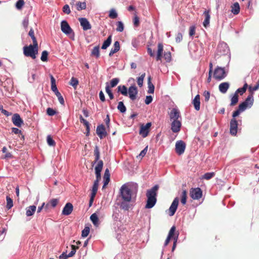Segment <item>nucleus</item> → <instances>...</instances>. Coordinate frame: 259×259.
I'll return each mask as SVG.
<instances>
[{
  "label": "nucleus",
  "instance_id": "f257e3e1",
  "mask_svg": "<svg viewBox=\"0 0 259 259\" xmlns=\"http://www.w3.org/2000/svg\"><path fill=\"white\" fill-rule=\"evenodd\" d=\"M138 189V185L135 183L131 182L123 185L120 189V193L123 200L131 201L132 197L137 194Z\"/></svg>",
  "mask_w": 259,
  "mask_h": 259
},
{
  "label": "nucleus",
  "instance_id": "f03ea898",
  "mask_svg": "<svg viewBox=\"0 0 259 259\" xmlns=\"http://www.w3.org/2000/svg\"><path fill=\"white\" fill-rule=\"evenodd\" d=\"M158 188V185H155L151 189L147 190L146 193L147 201L145 206L146 208H151L155 205L157 200L156 196Z\"/></svg>",
  "mask_w": 259,
  "mask_h": 259
},
{
  "label": "nucleus",
  "instance_id": "7ed1b4c3",
  "mask_svg": "<svg viewBox=\"0 0 259 259\" xmlns=\"http://www.w3.org/2000/svg\"><path fill=\"white\" fill-rule=\"evenodd\" d=\"M23 53L26 57H30L33 59H35L36 55L38 53V45L35 46L33 44V45H30L28 46L24 47Z\"/></svg>",
  "mask_w": 259,
  "mask_h": 259
},
{
  "label": "nucleus",
  "instance_id": "20e7f679",
  "mask_svg": "<svg viewBox=\"0 0 259 259\" xmlns=\"http://www.w3.org/2000/svg\"><path fill=\"white\" fill-rule=\"evenodd\" d=\"M227 75L224 68L218 67L213 71V77L218 80H222Z\"/></svg>",
  "mask_w": 259,
  "mask_h": 259
},
{
  "label": "nucleus",
  "instance_id": "39448f33",
  "mask_svg": "<svg viewBox=\"0 0 259 259\" xmlns=\"http://www.w3.org/2000/svg\"><path fill=\"white\" fill-rule=\"evenodd\" d=\"M168 114L170 121L181 119V113L177 107L171 108L168 112Z\"/></svg>",
  "mask_w": 259,
  "mask_h": 259
},
{
  "label": "nucleus",
  "instance_id": "423d86ee",
  "mask_svg": "<svg viewBox=\"0 0 259 259\" xmlns=\"http://www.w3.org/2000/svg\"><path fill=\"white\" fill-rule=\"evenodd\" d=\"M61 29L62 31L66 35H69L72 34L74 35L72 29L70 27L68 22L65 20H63L61 23Z\"/></svg>",
  "mask_w": 259,
  "mask_h": 259
},
{
  "label": "nucleus",
  "instance_id": "0eeeda50",
  "mask_svg": "<svg viewBox=\"0 0 259 259\" xmlns=\"http://www.w3.org/2000/svg\"><path fill=\"white\" fill-rule=\"evenodd\" d=\"M186 149V144L182 140L178 141L176 143V153L181 155L183 154Z\"/></svg>",
  "mask_w": 259,
  "mask_h": 259
},
{
  "label": "nucleus",
  "instance_id": "6e6552de",
  "mask_svg": "<svg viewBox=\"0 0 259 259\" xmlns=\"http://www.w3.org/2000/svg\"><path fill=\"white\" fill-rule=\"evenodd\" d=\"M171 130L174 133H178L182 126L181 119L171 120Z\"/></svg>",
  "mask_w": 259,
  "mask_h": 259
},
{
  "label": "nucleus",
  "instance_id": "1a4fd4ad",
  "mask_svg": "<svg viewBox=\"0 0 259 259\" xmlns=\"http://www.w3.org/2000/svg\"><path fill=\"white\" fill-rule=\"evenodd\" d=\"M238 121L236 118H232L230 123V133L233 136H236L238 129Z\"/></svg>",
  "mask_w": 259,
  "mask_h": 259
},
{
  "label": "nucleus",
  "instance_id": "9d476101",
  "mask_svg": "<svg viewBox=\"0 0 259 259\" xmlns=\"http://www.w3.org/2000/svg\"><path fill=\"white\" fill-rule=\"evenodd\" d=\"M151 126V122H148L145 125L142 124L140 127L139 134L143 137H146L149 134V130Z\"/></svg>",
  "mask_w": 259,
  "mask_h": 259
},
{
  "label": "nucleus",
  "instance_id": "9b49d317",
  "mask_svg": "<svg viewBox=\"0 0 259 259\" xmlns=\"http://www.w3.org/2000/svg\"><path fill=\"white\" fill-rule=\"evenodd\" d=\"M190 196L193 199H199L202 196V191L199 188H192L190 192Z\"/></svg>",
  "mask_w": 259,
  "mask_h": 259
},
{
  "label": "nucleus",
  "instance_id": "f8f14e48",
  "mask_svg": "<svg viewBox=\"0 0 259 259\" xmlns=\"http://www.w3.org/2000/svg\"><path fill=\"white\" fill-rule=\"evenodd\" d=\"M138 93V89L135 85H131L128 88L127 94L132 101H134L136 99Z\"/></svg>",
  "mask_w": 259,
  "mask_h": 259
},
{
  "label": "nucleus",
  "instance_id": "ddd939ff",
  "mask_svg": "<svg viewBox=\"0 0 259 259\" xmlns=\"http://www.w3.org/2000/svg\"><path fill=\"white\" fill-rule=\"evenodd\" d=\"M179 198L178 197H176L173 200L169 208V215L170 216H172L175 213L179 204Z\"/></svg>",
  "mask_w": 259,
  "mask_h": 259
},
{
  "label": "nucleus",
  "instance_id": "4468645a",
  "mask_svg": "<svg viewBox=\"0 0 259 259\" xmlns=\"http://www.w3.org/2000/svg\"><path fill=\"white\" fill-rule=\"evenodd\" d=\"M96 133L101 139L105 137L107 135V132H106L105 126L103 124L99 125L97 126Z\"/></svg>",
  "mask_w": 259,
  "mask_h": 259
},
{
  "label": "nucleus",
  "instance_id": "2eb2a0df",
  "mask_svg": "<svg viewBox=\"0 0 259 259\" xmlns=\"http://www.w3.org/2000/svg\"><path fill=\"white\" fill-rule=\"evenodd\" d=\"M79 21L83 30H88L91 28V25L87 19L80 18L79 19Z\"/></svg>",
  "mask_w": 259,
  "mask_h": 259
},
{
  "label": "nucleus",
  "instance_id": "dca6fc26",
  "mask_svg": "<svg viewBox=\"0 0 259 259\" xmlns=\"http://www.w3.org/2000/svg\"><path fill=\"white\" fill-rule=\"evenodd\" d=\"M12 119L14 124L18 127H20L23 122L20 116L17 113L13 115Z\"/></svg>",
  "mask_w": 259,
  "mask_h": 259
},
{
  "label": "nucleus",
  "instance_id": "f3484780",
  "mask_svg": "<svg viewBox=\"0 0 259 259\" xmlns=\"http://www.w3.org/2000/svg\"><path fill=\"white\" fill-rule=\"evenodd\" d=\"M73 208V205L71 203H67L63 209L62 213L65 215H68L71 213Z\"/></svg>",
  "mask_w": 259,
  "mask_h": 259
},
{
  "label": "nucleus",
  "instance_id": "a211bd4d",
  "mask_svg": "<svg viewBox=\"0 0 259 259\" xmlns=\"http://www.w3.org/2000/svg\"><path fill=\"white\" fill-rule=\"evenodd\" d=\"M163 51V47L161 43H159L158 44V50L156 55V60L159 61L161 60L162 56V53Z\"/></svg>",
  "mask_w": 259,
  "mask_h": 259
},
{
  "label": "nucleus",
  "instance_id": "6ab92c4d",
  "mask_svg": "<svg viewBox=\"0 0 259 259\" xmlns=\"http://www.w3.org/2000/svg\"><path fill=\"white\" fill-rule=\"evenodd\" d=\"M120 49V45L119 42L118 41H116L113 45V48L111 49L109 53V56H112L114 54L116 53Z\"/></svg>",
  "mask_w": 259,
  "mask_h": 259
},
{
  "label": "nucleus",
  "instance_id": "aec40b11",
  "mask_svg": "<svg viewBox=\"0 0 259 259\" xmlns=\"http://www.w3.org/2000/svg\"><path fill=\"white\" fill-rule=\"evenodd\" d=\"M229 87L230 84L228 83V82H223V83L220 84L219 90L223 94H225V93L227 92Z\"/></svg>",
  "mask_w": 259,
  "mask_h": 259
},
{
  "label": "nucleus",
  "instance_id": "412c9836",
  "mask_svg": "<svg viewBox=\"0 0 259 259\" xmlns=\"http://www.w3.org/2000/svg\"><path fill=\"white\" fill-rule=\"evenodd\" d=\"M36 207L35 205H30L26 208V215L27 217L32 215L36 211Z\"/></svg>",
  "mask_w": 259,
  "mask_h": 259
},
{
  "label": "nucleus",
  "instance_id": "4be33fe9",
  "mask_svg": "<svg viewBox=\"0 0 259 259\" xmlns=\"http://www.w3.org/2000/svg\"><path fill=\"white\" fill-rule=\"evenodd\" d=\"M204 15L205 16V19L203 22V25L205 28H206L209 26V25L210 16L209 14V11H205L204 12Z\"/></svg>",
  "mask_w": 259,
  "mask_h": 259
},
{
  "label": "nucleus",
  "instance_id": "5701e85b",
  "mask_svg": "<svg viewBox=\"0 0 259 259\" xmlns=\"http://www.w3.org/2000/svg\"><path fill=\"white\" fill-rule=\"evenodd\" d=\"M192 103L194 106L195 109L196 110H199L200 109V96L199 95H197L195 96L194 99L192 101Z\"/></svg>",
  "mask_w": 259,
  "mask_h": 259
},
{
  "label": "nucleus",
  "instance_id": "b1692460",
  "mask_svg": "<svg viewBox=\"0 0 259 259\" xmlns=\"http://www.w3.org/2000/svg\"><path fill=\"white\" fill-rule=\"evenodd\" d=\"M110 172L108 169H106L105 171L104 175V186L103 187L106 186L109 182L110 181Z\"/></svg>",
  "mask_w": 259,
  "mask_h": 259
},
{
  "label": "nucleus",
  "instance_id": "393cba45",
  "mask_svg": "<svg viewBox=\"0 0 259 259\" xmlns=\"http://www.w3.org/2000/svg\"><path fill=\"white\" fill-rule=\"evenodd\" d=\"M231 11L232 12L235 14L237 15L240 12V7L238 4V3H235L233 6L231 7Z\"/></svg>",
  "mask_w": 259,
  "mask_h": 259
},
{
  "label": "nucleus",
  "instance_id": "a878e982",
  "mask_svg": "<svg viewBox=\"0 0 259 259\" xmlns=\"http://www.w3.org/2000/svg\"><path fill=\"white\" fill-rule=\"evenodd\" d=\"M112 41V36L109 35L107 39L105 40L103 42V44L101 47L102 49L105 50L111 44Z\"/></svg>",
  "mask_w": 259,
  "mask_h": 259
},
{
  "label": "nucleus",
  "instance_id": "bb28decb",
  "mask_svg": "<svg viewBox=\"0 0 259 259\" xmlns=\"http://www.w3.org/2000/svg\"><path fill=\"white\" fill-rule=\"evenodd\" d=\"M245 102L246 104L247 107V106H251L253 104V96L252 94H250L249 95L247 96L246 98Z\"/></svg>",
  "mask_w": 259,
  "mask_h": 259
},
{
  "label": "nucleus",
  "instance_id": "cd10ccee",
  "mask_svg": "<svg viewBox=\"0 0 259 259\" xmlns=\"http://www.w3.org/2000/svg\"><path fill=\"white\" fill-rule=\"evenodd\" d=\"M90 219H91V221H92V222L93 223V224L95 226H98L99 225V219H98V217L97 215L96 214V213H94L92 214L90 217Z\"/></svg>",
  "mask_w": 259,
  "mask_h": 259
},
{
  "label": "nucleus",
  "instance_id": "c85d7f7f",
  "mask_svg": "<svg viewBox=\"0 0 259 259\" xmlns=\"http://www.w3.org/2000/svg\"><path fill=\"white\" fill-rule=\"evenodd\" d=\"M50 78L51 81V90L53 92H56L58 91L57 85L56 84V80L52 75H50Z\"/></svg>",
  "mask_w": 259,
  "mask_h": 259
},
{
  "label": "nucleus",
  "instance_id": "c756f323",
  "mask_svg": "<svg viewBox=\"0 0 259 259\" xmlns=\"http://www.w3.org/2000/svg\"><path fill=\"white\" fill-rule=\"evenodd\" d=\"M239 100V96L237 95L236 91L235 92L234 95L232 97L231 99V103L230 106H235L236 104H237Z\"/></svg>",
  "mask_w": 259,
  "mask_h": 259
},
{
  "label": "nucleus",
  "instance_id": "7c9ffc66",
  "mask_svg": "<svg viewBox=\"0 0 259 259\" xmlns=\"http://www.w3.org/2000/svg\"><path fill=\"white\" fill-rule=\"evenodd\" d=\"M118 91L120 92L123 96L127 95V89L125 85H119L117 88Z\"/></svg>",
  "mask_w": 259,
  "mask_h": 259
},
{
  "label": "nucleus",
  "instance_id": "2f4dec72",
  "mask_svg": "<svg viewBox=\"0 0 259 259\" xmlns=\"http://www.w3.org/2000/svg\"><path fill=\"white\" fill-rule=\"evenodd\" d=\"M148 93L149 94H153L154 92V86L152 83L151 81V76H149L148 77Z\"/></svg>",
  "mask_w": 259,
  "mask_h": 259
},
{
  "label": "nucleus",
  "instance_id": "473e14b6",
  "mask_svg": "<svg viewBox=\"0 0 259 259\" xmlns=\"http://www.w3.org/2000/svg\"><path fill=\"white\" fill-rule=\"evenodd\" d=\"M91 55L98 58L100 56L99 46L95 47L92 50Z\"/></svg>",
  "mask_w": 259,
  "mask_h": 259
},
{
  "label": "nucleus",
  "instance_id": "72a5a7b5",
  "mask_svg": "<svg viewBox=\"0 0 259 259\" xmlns=\"http://www.w3.org/2000/svg\"><path fill=\"white\" fill-rule=\"evenodd\" d=\"M99 182L98 181H95L94 183V185L92 188V193L93 194V196H95L98 190Z\"/></svg>",
  "mask_w": 259,
  "mask_h": 259
},
{
  "label": "nucleus",
  "instance_id": "f704fd0d",
  "mask_svg": "<svg viewBox=\"0 0 259 259\" xmlns=\"http://www.w3.org/2000/svg\"><path fill=\"white\" fill-rule=\"evenodd\" d=\"M117 109L121 112V113H124L126 111V108L125 106H124L123 103L122 101H120L118 103V106H117Z\"/></svg>",
  "mask_w": 259,
  "mask_h": 259
},
{
  "label": "nucleus",
  "instance_id": "c9c22d12",
  "mask_svg": "<svg viewBox=\"0 0 259 259\" xmlns=\"http://www.w3.org/2000/svg\"><path fill=\"white\" fill-rule=\"evenodd\" d=\"M247 87H248L247 83H244V84L242 88H238L236 90L237 94H238L239 93L241 95H242V94H243L244 92H246Z\"/></svg>",
  "mask_w": 259,
  "mask_h": 259
},
{
  "label": "nucleus",
  "instance_id": "e433bc0d",
  "mask_svg": "<svg viewBox=\"0 0 259 259\" xmlns=\"http://www.w3.org/2000/svg\"><path fill=\"white\" fill-rule=\"evenodd\" d=\"M28 35L32 38V41H33V44L35 46H36L37 45V42L36 39L34 36V31L32 28L30 29V30L29 32Z\"/></svg>",
  "mask_w": 259,
  "mask_h": 259
},
{
  "label": "nucleus",
  "instance_id": "4c0bfd02",
  "mask_svg": "<svg viewBox=\"0 0 259 259\" xmlns=\"http://www.w3.org/2000/svg\"><path fill=\"white\" fill-rule=\"evenodd\" d=\"M97 162V165L95 167V172H101L103 166V162L102 160H99Z\"/></svg>",
  "mask_w": 259,
  "mask_h": 259
},
{
  "label": "nucleus",
  "instance_id": "58836bf2",
  "mask_svg": "<svg viewBox=\"0 0 259 259\" xmlns=\"http://www.w3.org/2000/svg\"><path fill=\"white\" fill-rule=\"evenodd\" d=\"M105 90H106V92L108 95V96L110 98V99H111V100L113 99L114 98V96H113L111 90L110 89V87L108 84V82H106V83Z\"/></svg>",
  "mask_w": 259,
  "mask_h": 259
},
{
  "label": "nucleus",
  "instance_id": "ea45409f",
  "mask_svg": "<svg viewBox=\"0 0 259 259\" xmlns=\"http://www.w3.org/2000/svg\"><path fill=\"white\" fill-rule=\"evenodd\" d=\"M77 9L78 11L84 10L86 8V3L85 2H78L76 4Z\"/></svg>",
  "mask_w": 259,
  "mask_h": 259
},
{
  "label": "nucleus",
  "instance_id": "a19ab883",
  "mask_svg": "<svg viewBox=\"0 0 259 259\" xmlns=\"http://www.w3.org/2000/svg\"><path fill=\"white\" fill-rule=\"evenodd\" d=\"M116 31L118 32H122L124 30V25L121 21H118L116 23Z\"/></svg>",
  "mask_w": 259,
  "mask_h": 259
},
{
  "label": "nucleus",
  "instance_id": "79ce46f5",
  "mask_svg": "<svg viewBox=\"0 0 259 259\" xmlns=\"http://www.w3.org/2000/svg\"><path fill=\"white\" fill-rule=\"evenodd\" d=\"M58 202L59 200L58 199H52L50 200L48 204H47L46 207H48V205L50 204L53 207H55L58 203Z\"/></svg>",
  "mask_w": 259,
  "mask_h": 259
},
{
  "label": "nucleus",
  "instance_id": "37998d69",
  "mask_svg": "<svg viewBox=\"0 0 259 259\" xmlns=\"http://www.w3.org/2000/svg\"><path fill=\"white\" fill-rule=\"evenodd\" d=\"M7 200V208L8 209H11L13 206V202L12 199L9 196L6 197Z\"/></svg>",
  "mask_w": 259,
  "mask_h": 259
},
{
  "label": "nucleus",
  "instance_id": "c03bdc74",
  "mask_svg": "<svg viewBox=\"0 0 259 259\" xmlns=\"http://www.w3.org/2000/svg\"><path fill=\"white\" fill-rule=\"evenodd\" d=\"M187 201V192L186 190H183L181 195V203L185 205Z\"/></svg>",
  "mask_w": 259,
  "mask_h": 259
},
{
  "label": "nucleus",
  "instance_id": "a18cd8bd",
  "mask_svg": "<svg viewBox=\"0 0 259 259\" xmlns=\"http://www.w3.org/2000/svg\"><path fill=\"white\" fill-rule=\"evenodd\" d=\"M130 201H125L123 200L120 204V207L125 210H127L130 208L129 202Z\"/></svg>",
  "mask_w": 259,
  "mask_h": 259
},
{
  "label": "nucleus",
  "instance_id": "49530a36",
  "mask_svg": "<svg viewBox=\"0 0 259 259\" xmlns=\"http://www.w3.org/2000/svg\"><path fill=\"white\" fill-rule=\"evenodd\" d=\"M145 77V73L142 74L140 77L137 78V83L139 87H141L143 84V80Z\"/></svg>",
  "mask_w": 259,
  "mask_h": 259
},
{
  "label": "nucleus",
  "instance_id": "de8ad7c7",
  "mask_svg": "<svg viewBox=\"0 0 259 259\" xmlns=\"http://www.w3.org/2000/svg\"><path fill=\"white\" fill-rule=\"evenodd\" d=\"M119 82V79L118 78H114L111 81L110 83V88L115 87Z\"/></svg>",
  "mask_w": 259,
  "mask_h": 259
},
{
  "label": "nucleus",
  "instance_id": "09e8293b",
  "mask_svg": "<svg viewBox=\"0 0 259 259\" xmlns=\"http://www.w3.org/2000/svg\"><path fill=\"white\" fill-rule=\"evenodd\" d=\"M94 155L95 156V162H97L98 161H99L100 158V151L97 146H96L95 147L94 150Z\"/></svg>",
  "mask_w": 259,
  "mask_h": 259
},
{
  "label": "nucleus",
  "instance_id": "8fccbe9b",
  "mask_svg": "<svg viewBox=\"0 0 259 259\" xmlns=\"http://www.w3.org/2000/svg\"><path fill=\"white\" fill-rule=\"evenodd\" d=\"M109 17L111 19H115L117 17V13L115 9H112L110 10Z\"/></svg>",
  "mask_w": 259,
  "mask_h": 259
},
{
  "label": "nucleus",
  "instance_id": "3c124183",
  "mask_svg": "<svg viewBox=\"0 0 259 259\" xmlns=\"http://www.w3.org/2000/svg\"><path fill=\"white\" fill-rule=\"evenodd\" d=\"M48 144L50 146H54L55 145V142L52 139L50 135H48L47 138Z\"/></svg>",
  "mask_w": 259,
  "mask_h": 259
},
{
  "label": "nucleus",
  "instance_id": "603ef678",
  "mask_svg": "<svg viewBox=\"0 0 259 259\" xmlns=\"http://www.w3.org/2000/svg\"><path fill=\"white\" fill-rule=\"evenodd\" d=\"M77 248H78V247H76V246H75L74 245H71L72 250L68 254H67V256L68 257L73 256L75 254L76 249Z\"/></svg>",
  "mask_w": 259,
  "mask_h": 259
},
{
  "label": "nucleus",
  "instance_id": "864d4df0",
  "mask_svg": "<svg viewBox=\"0 0 259 259\" xmlns=\"http://www.w3.org/2000/svg\"><path fill=\"white\" fill-rule=\"evenodd\" d=\"M48 52L47 51H44L42 52L40 59L43 62H46L48 60Z\"/></svg>",
  "mask_w": 259,
  "mask_h": 259
},
{
  "label": "nucleus",
  "instance_id": "5fc2aeb1",
  "mask_svg": "<svg viewBox=\"0 0 259 259\" xmlns=\"http://www.w3.org/2000/svg\"><path fill=\"white\" fill-rule=\"evenodd\" d=\"M196 27L194 25L191 26L189 28V35L190 37H193L195 33Z\"/></svg>",
  "mask_w": 259,
  "mask_h": 259
},
{
  "label": "nucleus",
  "instance_id": "6e6d98bb",
  "mask_svg": "<svg viewBox=\"0 0 259 259\" xmlns=\"http://www.w3.org/2000/svg\"><path fill=\"white\" fill-rule=\"evenodd\" d=\"M222 48H223V52H225L226 49H227V45L226 44H224V42H222V44H219L218 46V49L220 52H221Z\"/></svg>",
  "mask_w": 259,
  "mask_h": 259
},
{
  "label": "nucleus",
  "instance_id": "4d7b16f0",
  "mask_svg": "<svg viewBox=\"0 0 259 259\" xmlns=\"http://www.w3.org/2000/svg\"><path fill=\"white\" fill-rule=\"evenodd\" d=\"M70 84L75 88L78 84V81L76 78L72 77L70 80Z\"/></svg>",
  "mask_w": 259,
  "mask_h": 259
},
{
  "label": "nucleus",
  "instance_id": "13d9d810",
  "mask_svg": "<svg viewBox=\"0 0 259 259\" xmlns=\"http://www.w3.org/2000/svg\"><path fill=\"white\" fill-rule=\"evenodd\" d=\"M24 5L23 0H18L16 4V7L17 9L20 10Z\"/></svg>",
  "mask_w": 259,
  "mask_h": 259
},
{
  "label": "nucleus",
  "instance_id": "bf43d9fd",
  "mask_svg": "<svg viewBox=\"0 0 259 259\" xmlns=\"http://www.w3.org/2000/svg\"><path fill=\"white\" fill-rule=\"evenodd\" d=\"M90 233V228L88 227L84 228L82 231L81 236L83 237H86L88 236Z\"/></svg>",
  "mask_w": 259,
  "mask_h": 259
},
{
  "label": "nucleus",
  "instance_id": "052dcab7",
  "mask_svg": "<svg viewBox=\"0 0 259 259\" xmlns=\"http://www.w3.org/2000/svg\"><path fill=\"white\" fill-rule=\"evenodd\" d=\"M239 108L240 112L243 111V110L246 109L247 105L245 101L243 102L241 104H240L238 106Z\"/></svg>",
  "mask_w": 259,
  "mask_h": 259
},
{
  "label": "nucleus",
  "instance_id": "680f3d73",
  "mask_svg": "<svg viewBox=\"0 0 259 259\" xmlns=\"http://www.w3.org/2000/svg\"><path fill=\"white\" fill-rule=\"evenodd\" d=\"M175 231H176L175 226H172L170 228L167 236H168L169 237H170L171 238L172 237L174 238L175 237L174 236V233H175Z\"/></svg>",
  "mask_w": 259,
  "mask_h": 259
},
{
  "label": "nucleus",
  "instance_id": "e2e57ef3",
  "mask_svg": "<svg viewBox=\"0 0 259 259\" xmlns=\"http://www.w3.org/2000/svg\"><path fill=\"white\" fill-rule=\"evenodd\" d=\"M47 113L49 116H53L56 113V112L53 109L51 108H48L47 109Z\"/></svg>",
  "mask_w": 259,
  "mask_h": 259
},
{
  "label": "nucleus",
  "instance_id": "0e129e2a",
  "mask_svg": "<svg viewBox=\"0 0 259 259\" xmlns=\"http://www.w3.org/2000/svg\"><path fill=\"white\" fill-rule=\"evenodd\" d=\"M164 57L166 62H169L171 61V54L170 52L165 53Z\"/></svg>",
  "mask_w": 259,
  "mask_h": 259
},
{
  "label": "nucleus",
  "instance_id": "69168bd1",
  "mask_svg": "<svg viewBox=\"0 0 259 259\" xmlns=\"http://www.w3.org/2000/svg\"><path fill=\"white\" fill-rule=\"evenodd\" d=\"M63 11L64 13L69 14L70 13V10L69 5H65L63 7Z\"/></svg>",
  "mask_w": 259,
  "mask_h": 259
},
{
  "label": "nucleus",
  "instance_id": "338daca9",
  "mask_svg": "<svg viewBox=\"0 0 259 259\" xmlns=\"http://www.w3.org/2000/svg\"><path fill=\"white\" fill-rule=\"evenodd\" d=\"M148 147H145L139 154L137 157L142 158L143 157L147 152Z\"/></svg>",
  "mask_w": 259,
  "mask_h": 259
},
{
  "label": "nucleus",
  "instance_id": "774afa93",
  "mask_svg": "<svg viewBox=\"0 0 259 259\" xmlns=\"http://www.w3.org/2000/svg\"><path fill=\"white\" fill-rule=\"evenodd\" d=\"M80 121L81 123H82L87 128H89V122L84 119L82 116H80Z\"/></svg>",
  "mask_w": 259,
  "mask_h": 259
}]
</instances>
